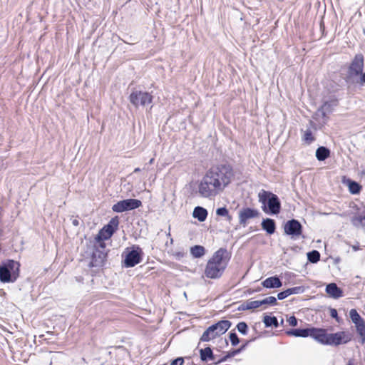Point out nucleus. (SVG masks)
Masks as SVG:
<instances>
[{
	"mask_svg": "<svg viewBox=\"0 0 365 365\" xmlns=\"http://www.w3.org/2000/svg\"><path fill=\"white\" fill-rule=\"evenodd\" d=\"M234 175L232 166L229 163L212 165L200 182L199 194L206 198L215 197L229 185Z\"/></svg>",
	"mask_w": 365,
	"mask_h": 365,
	"instance_id": "1",
	"label": "nucleus"
},
{
	"mask_svg": "<svg viewBox=\"0 0 365 365\" xmlns=\"http://www.w3.org/2000/svg\"><path fill=\"white\" fill-rule=\"evenodd\" d=\"M231 255L226 248H220L207 261L204 274L209 279L220 278L226 269Z\"/></svg>",
	"mask_w": 365,
	"mask_h": 365,
	"instance_id": "2",
	"label": "nucleus"
},
{
	"mask_svg": "<svg viewBox=\"0 0 365 365\" xmlns=\"http://www.w3.org/2000/svg\"><path fill=\"white\" fill-rule=\"evenodd\" d=\"M364 66L365 58L363 53L355 54L347 65L346 73L344 78L348 90L354 88V81L364 71Z\"/></svg>",
	"mask_w": 365,
	"mask_h": 365,
	"instance_id": "3",
	"label": "nucleus"
},
{
	"mask_svg": "<svg viewBox=\"0 0 365 365\" xmlns=\"http://www.w3.org/2000/svg\"><path fill=\"white\" fill-rule=\"evenodd\" d=\"M262 210L269 215H278L281 211V202L278 196L270 191L262 190L258 195Z\"/></svg>",
	"mask_w": 365,
	"mask_h": 365,
	"instance_id": "4",
	"label": "nucleus"
},
{
	"mask_svg": "<svg viewBox=\"0 0 365 365\" xmlns=\"http://www.w3.org/2000/svg\"><path fill=\"white\" fill-rule=\"evenodd\" d=\"M20 263L14 259H7L0 264V282L13 283L19 277Z\"/></svg>",
	"mask_w": 365,
	"mask_h": 365,
	"instance_id": "5",
	"label": "nucleus"
},
{
	"mask_svg": "<svg viewBox=\"0 0 365 365\" xmlns=\"http://www.w3.org/2000/svg\"><path fill=\"white\" fill-rule=\"evenodd\" d=\"M232 322L229 320H220L210 326L202 334L200 341H210L216 337L224 334L231 327Z\"/></svg>",
	"mask_w": 365,
	"mask_h": 365,
	"instance_id": "6",
	"label": "nucleus"
},
{
	"mask_svg": "<svg viewBox=\"0 0 365 365\" xmlns=\"http://www.w3.org/2000/svg\"><path fill=\"white\" fill-rule=\"evenodd\" d=\"M122 256L124 257L123 267H133L143 260V252L138 245H133L127 248Z\"/></svg>",
	"mask_w": 365,
	"mask_h": 365,
	"instance_id": "7",
	"label": "nucleus"
},
{
	"mask_svg": "<svg viewBox=\"0 0 365 365\" xmlns=\"http://www.w3.org/2000/svg\"><path fill=\"white\" fill-rule=\"evenodd\" d=\"M284 235L290 237L292 240H297L302 235L303 226L301 222L296 219H291L284 222L283 225Z\"/></svg>",
	"mask_w": 365,
	"mask_h": 365,
	"instance_id": "8",
	"label": "nucleus"
},
{
	"mask_svg": "<svg viewBox=\"0 0 365 365\" xmlns=\"http://www.w3.org/2000/svg\"><path fill=\"white\" fill-rule=\"evenodd\" d=\"M153 99V96L151 93L141 91H133L129 96L130 102L135 107L149 105L152 103Z\"/></svg>",
	"mask_w": 365,
	"mask_h": 365,
	"instance_id": "9",
	"label": "nucleus"
},
{
	"mask_svg": "<svg viewBox=\"0 0 365 365\" xmlns=\"http://www.w3.org/2000/svg\"><path fill=\"white\" fill-rule=\"evenodd\" d=\"M141 205L142 202L140 200L130 198L118 201L113 205L112 210L115 212H123L137 209Z\"/></svg>",
	"mask_w": 365,
	"mask_h": 365,
	"instance_id": "10",
	"label": "nucleus"
},
{
	"mask_svg": "<svg viewBox=\"0 0 365 365\" xmlns=\"http://www.w3.org/2000/svg\"><path fill=\"white\" fill-rule=\"evenodd\" d=\"M352 339V334L348 331H338L329 334V346H339L342 344H347Z\"/></svg>",
	"mask_w": 365,
	"mask_h": 365,
	"instance_id": "11",
	"label": "nucleus"
},
{
	"mask_svg": "<svg viewBox=\"0 0 365 365\" xmlns=\"http://www.w3.org/2000/svg\"><path fill=\"white\" fill-rule=\"evenodd\" d=\"M107 257V252L101 250L99 248H95L93 251L89 266L91 267H101L104 265Z\"/></svg>",
	"mask_w": 365,
	"mask_h": 365,
	"instance_id": "12",
	"label": "nucleus"
},
{
	"mask_svg": "<svg viewBox=\"0 0 365 365\" xmlns=\"http://www.w3.org/2000/svg\"><path fill=\"white\" fill-rule=\"evenodd\" d=\"M260 212L255 208L244 207L239 212V222L240 225L245 226L250 219L258 217Z\"/></svg>",
	"mask_w": 365,
	"mask_h": 365,
	"instance_id": "13",
	"label": "nucleus"
},
{
	"mask_svg": "<svg viewBox=\"0 0 365 365\" xmlns=\"http://www.w3.org/2000/svg\"><path fill=\"white\" fill-rule=\"evenodd\" d=\"M329 334L326 329L312 327L311 337L322 345H328Z\"/></svg>",
	"mask_w": 365,
	"mask_h": 365,
	"instance_id": "14",
	"label": "nucleus"
},
{
	"mask_svg": "<svg viewBox=\"0 0 365 365\" xmlns=\"http://www.w3.org/2000/svg\"><path fill=\"white\" fill-rule=\"evenodd\" d=\"M338 105V100L333 98L329 101H326L318 108L317 113L322 115L323 118H327V114L331 113L333 108Z\"/></svg>",
	"mask_w": 365,
	"mask_h": 365,
	"instance_id": "15",
	"label": "nucleus"
},
{
	"mask_svg": "<svg viewBox=\"0 0 365 365\" xmlns=\"http://www.w3.org/2000/svg\"><path fill=\"white\" fill-rule=\"evenodd\" d=\"M312 327L307 328H297V329H290L286 331V334L288 336H293L295 337H308L312 335Z\"/></svg>",
	"mask_w": 365,
	"mask_h": 365,
	"instance_id": "16",
	"label": "nucleus"
},
{
	"mask_svg": "<svg viewBox=\"0 0 365 365\" xmlns=\"http://www.w3.org/2000/svg\"><path fill=\"white\" fill-rule=\"evenodd\" d=\"M305 291V287L304 286L294 287L292 288H288L282 292H280L277 294V299L279 300H283L289 295L292 294H302Z\"/></svg>",
	"mask_w": 365,
	"mask_h": 365,
	"instance_id": "17",
	"label": "nucleus"
},
{
	"mask_svg": "<svg viewBox=\"0 0 365 365\" xmlns=\"http://www.w3.org/2000/svg\"><path fill=\"white\" fill-rule=\"evenodd\" d=\"M262 285L267 289L280 288L282 286V282L278 276L275 275L265 279L262 282Z\"/></svg>",
	"mask_w": 365,
	"mask_h": 365,
	"instance_id": "18",
	"label": "nucleus"
},
{
	"mask_svg": "<svg viewBox=\"0 0 365 365\" xmlns=\"http://www.w3.org/2000/svg\"><path fill=\"white\" fill-rule=\"evenodd\" d=\"M326 292L334 299H339L343 296V291L335 283H329L326 287Z\"/></svg>",
	"mask_w": 365,
	"mask_h": 365,
	"instance_id": "19",
	"label": "nucleus"
},
{
	"mask_svg": "<svg viewBox=\"0 0 365 365\" xmlns=\"http://www.w3.org/2000/svg\"><path fill=\"white\" fill-rule=\"evenodd\" d=\"M261 226L262 230H264L268 235H272L276 231V222L272 218L263 219L261 223Z\"/></svg>",
	"mask_w": 365,
	"mask_h": 365,
	"instance_id": "20",
	"label": "nucleus"
},
{
	"mask_svg": "<svg viewBox=\"0 0 365 365\" xmlns=\"http://www.w3.org/2000/svg\"><path fill=\"white\" fill-rule=\"evenodd\" d=\"M200 357L202 361L207 362L208 361H213L215 359V355L214 354L212 349L210 347H205L204 349H200Z\"/></svg>",
	"mask_w": 365,
	"mask_h": 365,
	"instance_id": "21",
	"label": "nucleus"
},
{
	"mask_svg": "<svg viewBox=\"0 0 365 365\" xmlns=\"http://www.w3.org/2000/svg\"><path fill=\"white\" fill-rule=\"evenodd\" d=\"M356 326V331L359 335V342L361 344H365V321L361 319L359 321L354 322Z\"/></svg>",
	"mask_w": 365,
	"mask_h": 365,
	"instance_id": "22",
	"label": "nucleus"
},
{
	"mask_svg": "<svg viewBox=\"0 0 365 365\" xmlns=\"http://www.w3.org/2000/svg\"><path fill=\"white\" fill-rule=\"evenodd\" d=\"M207 215V210L200 206L195 207L192 213L193 217L197 219L200 222H204L206 220Z\"/></svg>",
	"mask_w": 365,
	"mask_h": 365,
	"instance_id": "23",
	"label": "nucleus"
},
{
	"mask_svg": "<svg viewBox=\"0 0 365 365\" xmlns=\"http://www.w3.org/2000/svg\"><path fill=\"white\" fill-rule=\"evenodd\" d=\"M330 150L324 146H319L316 150V158L319 161H324L330 156Z\"/></svg>",
	"mask_w": 365,
	"mask_h": 365,
	"instance_id": "24",
	"label": "nucleus"
},
{
	"mask_svg": "<svg viewBox=\"0 0 365 365\" xmlns=\"http://www.w3.org/2000/svg\"><path fill=\"white\" fill-rule=\"evenodd\" d=\"M118 225H119V219H118V217L115 216V217L111 218L110 220L108 222V223L107 225H106L105 226H103V227L105 230H106L107 231H108L110 232V234H111L113 235V233L118 229Z\"/></svg>",
	"mask_w": 365,
	"mask_h": 365,
	"instance_id": "25",
	"label": "nucleus"
},
{
	"mask_svg": "<svg viewBox=\"0 0 365 365\" xmlns=\"http://www.w3.org/2000/svg\"><path fill=\"white\" fill-rule=\"evenodd\" d=\"M346 184L348 185L350 193L353 195L359 194L362 190V186L359 182L351 179H348L346 180Z\"/></svg>",
	"mask_w": 365,
	"mask_h": 365,
	"instance_id": "26",
	"label": "nucleus"
},
{
	"mask_svg": "<svg viewBox=\"0 0 365 365\" xmlns=\"http://www.w3.org/2000/svg\"><path fill=\"white\" fill-rule=\"evenodd\" d=\"M363 214L354 216L351 221L354 226L356 227H361L365 230V211L363 212Z\"/></svg>",
	"mask_w": 365,
	"mask_h": 365,
	"instance_id": "27",
	"label": "nucleus"
},
{
	"mask_svg": "<svg viewBox=\"0 0 365 365\" xmlns=\"http://www.w3.org/2000/svg\"><path fill=\"white\" fill-rule=\"evenodd\" d=\"M263 322L265 327H274V328H277L279 327L277 318L274 316L271 317L269 315H264L263 317Z\"/></svg>",
	"mask_w": 365,
	"mask_h": 365,
	"instance_id": "28",
	"label": "nucleus"
},
{
	"mask_svg": "<svg viewBox=\"0 0 365 365\" xmlns=\"http://www.w3.org/2000/svg\"><path fill=\"white\" fill-rule=\"evenodd\" d=\"M190 254L195 258H200L205 254V249L202 245H195L190 248Z\"/></svg>",
	"mask_w": 365,
	"mask_h": 365,
	"instance_id": "29",
	"label": "nucleus"
},
{
	"mask_svg": "<svg viewBox=\"0 0 365 365\" xmlns=\"http://www.w3.org/2000/svg\"><path fill=\"white\" fill-rule=\"evenodd\" d=\"M307 259L311 263H317L320 260V253L317 250H312L311 252H309L307 254Z\"/></svg>",
	"mask_w": 365,
	"mask_h": 365,
	"instance_id": "30",
	"label": "nucleus"
},
{
	"mask_svg": "<svg viewBox=\"0 0 365 365\" xmlns=\"http://www.w3.org/2000/svg\"><path fill=\"white\" fill-rule=\"evenodd\" d=\"M112 236L111 234L103 227L101 229L95 237L96 241H104L108 240Z\"/></svg>",
	"mask_w": 365,
	"mask_h": 365,
	"instance_id": "31",
	"label": "nucleus"
},
{
	"mask_svg": "<svg viewBox=\"0 0 365 365\" xmlns=\"http://www.w3.org/2000/svg\"><path fill=\"white\" fill-rule=\"evenodd\" d=\"M354 81V88H355L356 86H365V71H364L360 75H359L358 78H356Z\"/></svg>",
	"mask_w": 365,
	"mask_h": 365,
	"instance_id": "32",
	"label": "nucleus"
},
{
	"mask_svg": "<svg viewBox=\"0 0 365 365\" xmlns=\"http://www.w3.org/2000/svg\"><path fill=\"white\" fill-rule=\"evenodd\" d=\"M236 328L237 331L243 335H246L248 332V325L245 322H239L237 324Z\"/></svg>",
	"mask_w": 365,
	"mask_h": 365,
	"instance_id": "33",
	"label": "nucleus"
},
{
	"mask_svg": "<svg viewBox=\"0 0 365 365\" xmlns=\"http://www.w3.org/2000/svg\"><path fill=\"white\" fill-rule=\"evenodd\" d=\"M218 216L226 217L228 220H231L232 217L229 215V211L225 207H219L216 210Z\"/></svg>",
	"mask_w": 365,
	"mask_h": 365,
	"instance_id": "34",
	"label": "nucleus"
},
{
	"mask_svg": "<svg viewBox=\"0 0 365 365\" xmlns=\"http://www.w3.org/2000/svg\"><path fill=\"white\" fill-rule=\"evenodd\" d=\"M314 140L315 138L313 136L312 130L309 129L307 130L304 134L303 140H304L307 144H311L313 141H314Z\"/></svg>",
	"mask_w": 365,
	"mask_h": 365,
	"instance_id": "35",
	"label": "nucleus"
},
{
	"mask_svg": "<svg viewBox=\"0 0 365 365\" xmlns=\"http://www.w3.org/2000/svg\"><path fill=\"white\" fill-rule=\"evenodd\" d=\"M261 306L264 304L276 305L277 304V298L272 296L268 297L260 300Z\"/></svg>",
	"mask_w": 365,
	"mask_h": 365,
	"instance_id": "36",
	"label": "nucleus"
},
{
	"mask_svg": "<svg viewBox=\"0 0 365 365\" xmlns=\"http://www.w3.org/2000/svg\"><path fill=\"white\" fill-rule=\"evenodd\" d=\"M229 338L231 341V344L234 346H237L240 343V339L235 331H231L230 332Z\"/></svg>",
	"mask_w": 365,
	"mask_h": 365,
	"instance_id": "37",
	"label": "nucleus"
},
{
	"mask_svg": "<svg viewBox=\"0 0 365 365\" xmlns=\"http://www.w3.org/2000/svg\"><path fill=\"white\" fill-rule=\"evenodd\" d=\"M349 316L353 323L362 319L357 311L354 309L350 310Z\"/></svg>",
	"mask_w": 365,
	"mask_h": 365,
	"instance_id": "38",
	"label": "nucleus"
},
{
	"mask_svg": "<svg viewBox=\"0 0 365 365\" xmlns=\"http://www.w3.org/2000/svg\"><path fill=\"white\" fill-rule=\"evenodd\" d=\"M247 304L249 309H257L261 306L260 301L259 300L247 302Z\"/></svg>",
	"mask_w": 365,
	"mask_h": 365,
	"instance_id": "39",
	"label": "nucleus"
},
{
	"mask_svg": "<svg viewBox=\"0 0 365 365\" xmlns=\"http://www.w3.org/2000/svg\"><path fill=\"white\" fill-rule=\"evenodd\" d=\"M287 322L289 323V324L292 327H297V324H298V321H297V319L294 317V316H292L290 317L288 319H287Z\"/></svg>",
	"mask_w": 365,
	"mask_h": 365,
	"instance_id": "40",
	"label": "nucleus"
},
{
	"mask_svg": "<svg viewBox=\"0 0 365 365\" xmlns=\"http://www.w3.org/2000/svg\"><path fill=\"white\" fill-rule=\"evenodd\" d=\"M330 316L335 319L338 322H339V317L338 316V312L336 309L331 308L330 309Z\"/></svg>",
	"mask_w": 365,
	"mask_h": 365,
	"instance_id": "41",
	"label": "nucleus"
},
{
	"mask_svg": "<svg viewBox=\"0 0 365 365\" xmlns=\"http://www.w3.org/2000/svg\"><path fill=\"white\" fill-rule=\"evenodd\" d=\"M184 359L182 357H178L171 361L170 365H183Z\"/></svg>",
	"mask_w": 365,
	"mask_h": 365,
	"instance_id": "42",
	"label": "nucleus"
},
{
	"mask_svg": "<svg viewBox=\"0 0 365 365\" xmlns=\"http://www.w3.org/2000/svg\"><path fill=\"white\" fill-rule=\"evenodd\" d=\"M97 243H98V247L95 246V248H99L101 250L106 251V243L104 241H96Z\"/></svg>",
	"mask_w": 365,
	"mask_h": 365,
	"instance_id": "43",
	"label": "nucleus"
},
{
	"mask_svg": "<svg viewBox=\"0 0 365 365\" xmlns=\"http://www.w3.org/2000/svg\"><path fill=\"white\" fill-rule=\"evenodd\" d=\"M238 354H240V350H237V349H234V350H232L231 351H229L227 354V356L229 358H231V357H233V356H235V355H237Z\"/></svg>",
	"mask_w": 365,
	"mask_h": 365,
	"instance_id": "44",
	"label": "nucleus"
},
{
	"mask_svg": "<svg viewBox=\"0 0 365 365\" xmlns=\"http://www.w3.org/2000/svg\"><path fill=\"white\" fill-rule=\"evenodd\" d=\"M227 359H229V357L227 356V354H226L224 356H222V358H220L217 361L215 362L213 364L217 365L222 362L225 361Z\"/></svg>",
	"mask_w": 365,
	"mask_h": 365,
	"instance_id": "45",
	"label": "nucleus"
},
{
	"mask_svg": "<svg viewBox=\"0 0 365 365\" xmlns=\"http://www.w3.org/2000/svg\"><path fill=\"white\" fill-rule=\"evenodd\" d=\"M247 307H248V305H247V302H246V303H243V304H242L238 307V310H240V311H245V310H248V309H249V308H248Z\"/></svg>",
	"mask_w": 365,
	"mask_h": 365,
	"instance_id": "46",
	"label": "nucleus"
},
{
	"mask_svg": "<svg viewBox=\"0 0 365 365\" xmlns=\"http://www.w3.org/2000/svg\"><path fill=\"white\" fill-rule=\"evenodd\" d=\"M249 343V341H247L245 344L242 345L240 348L237 349V350H240V353L245 349L246 346L247 345V344Z\"/></svg>",
	"mask_w": 365,
	"mask_h": 365,
	"instance_id": "47",
	"label": "nucleus"
},
{
	"mask_svg": "<svg viewBox=\"0 0 365 365\" xmlns=\"http://www.w3.org/2000/svg\"><path fill=\"white\" fill-rule=\"evenodd\" d=\"M72 224L74 225V226H78L79 225V221L77 219H74L72 220Z\"/></svg>",
	"mask_w": 365,
	"mask_h": 365,
	"instance_id": "48",
	"label": "nucleus"
},
{
	"mask_svg": "<svg viewBox=\"0 0 365 365\" xmlns=\"http://www.w3.org/2000/svg\"><path fill=\"white\" fill-rule=\"evenodd\" d=\"M140 170H140V168H135V170H134L133 173H138V172H140Z\"/></svg>",
	"mask_w": 365,
	"mask_h": 365,
	"instance_id": "49",
	"label": "nucleus"
},
{
	"mask_svg": "<svg viewBox=\"0 0 365 365\" xmlns=\"http://www.w3.org/2000/svg\"><path fill=\"white\" fill-rule=\"evenodd\" d=\"M176 255H177L178 257H182V256H183V253H181V252H177V253H176Z\"/></svg>",
	"mask_w": 365,
	"mask_h": 365,
	"instance_id": "50",
	"label": "nucleus"
},
{
	"mask_svg": "<svg viewBox=\"0 0 365 365\" xmlns=\"http://www.w3.org/2000/svg\"><path fill=\"white\" fill-rule=\"evenodd\" d=\"M346 365H354V363H353V361L351 360H349L348 361V363L346 364Z\"/></svg>",
	"mask_w": 365,
	"mask_h": 365,
	"instance_id": "51",
	"label": "nucleus"
},
{
	"mask_svg": "<svg viewBox=\"0 0 365 365\" xmlns=\"http://www.w3.org/2000/svg\"><path fill=\"white\" fill-rule=\"evenodd\" d=\"M154 162V158H151L150 160H149V164H153Z\"/></svg>",
	"mask_w": 365,
	"mask_h": 365,
	"instance_id": "52",
	"label": "nucleus"
},
{
	"mask_svg": "<svg viewBox=\"0 0 365 365\" xmlns=\"http://www.w3.org/2000/svg\"><path fill=\"white\" fill-rule=\"evenodd\" d=\"M259 291H261V288L260 287L258 288L257 289H256V292H259Z\"/></svg>",
	"mask_w": 365,
	"mask_h": 365,
	"instance_id": "53",
	"label": "nucleus"
},
{
	"mask_svg": "<svg viewBox=\"0 0 365 365\" xmlns=\"http://www.w3.org/2000/svg\"><path fill=\"white\" fill-rule=\"evenodd\" d=\"M173 240L171 238L170 239V242L173 243Z\"/></svg>",
	"mask_w": 365,
	"mask_h": 365,
	"instance_id": "54",
	"label": "nucleus"
}]
</instances>
